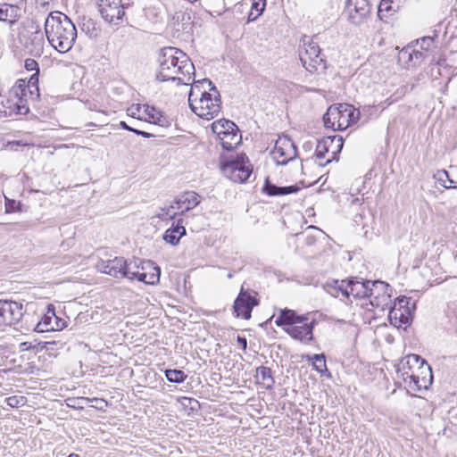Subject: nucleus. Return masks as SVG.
Wrapping results in <instances>:
<instances>
[{"instance_id": "obj_41", "label": "nucleus", "mask_w": 457, "mask_h": 457, "mask_svg": "<svg viewBox=\"0 0 457 457\" xmlns=\"http://www.w3.org/2000/svg\"><path fill=\"white\" fill-rule=\"evenodd\" d=\"M176 208V205L171 204L169 206L162 207L160 208L159 212L156 214V217H158L160 220H173L178 215V212H174V209Z\"/></svg>"}, {"instance_id": "obj_2", "label": "nucleus", "mask_w": 457, "mask_h": 457, "mask_svg": "<svg viewBox=\"0 0 457 457\" xmlns=\"http://www.w3.org/2000/svg\"><path fill=\"white\" fill-rule=\"evenodd\" d=\"M45 33L49 44L61 54L70 51L77 38L75 25L63 13L50 14L46 18Z\"/></svg>"}, {"instance_id": "obj_22", "label": "nucleus", "mask_w": 457, "mask_h": 457, "mask_svg": "<svg viewBox=\"0 0 457 457\" xmlns=\"http://www.w3.org/2000/svg\"><path fill=\"white\" fill-rule=\"evenodd\" d=\"M201 196L195 191H186L174 200L176 209L180 210V214L194 209L200 204Z\"/></svg>"}, {"instance_id": "obj_53", "label": "nucleus", "mask_w": 457, "mask_h": 457, "mask_svg": "<svg viewBox=\"0 0 457 457\" xmlns=\"http://www.w3.org/2000/svg\"><path fill=\"white\" fill-rule=\"evenodd\" d=\"M141 109V105L140 104H137V106H132L131 108L129 109V111L130 112V115L132 117H136V114L137 112H139Z\"/></svg>"}, {"instance_id": "obj_19", "label": "nucleus", "mask_w": 457, "mask_h": 457, "mask_svg": "<svg viewBox=\"0 0 457 457\" xmlns=\"http://www.w3.org/2000/svg\"><path fill=\"white\" fill-rule=\"evenodd\" d=\"M65 324V320L55 315L54 308L51 309L48 306L47 312L37 323L34 329L37 332L62 330Z\"/></svg>"}, {"instance_id": "obj_27", "label": "nucleus", "mask_w": 457, "mask_h": 457, "mask_svg": "<svg viewBox=\"0 0 457 457\" xmlns=\"http://www.w3.org/2000/svg\"><path fill=\"white\" fill-rule=\"evenodd\" d=\"M256 382L263 386L267 390H271L275 384V379L272 376L270 368L266 366H260L256 369L254 375Z\"/></svg>"}, {"instance_id": "obj_29", "label": "nucleus", "mask_w": 457, "mask_h": 457, "mask_svg": "<svg viewBox=\"0 0 457 457\" xmlns=\"http://www.w3.org/2000/svg\"><path fill=\"white\" fill-rule=\"evenodd\" d=\"M80 29L89 38L96 39L101 33V29L97 26L96 22L91 18L84 17L79 24Z\"/></svg>"}, {"instance_id": "obj_4", "label": "nucleus", "mask_w": 457, "mask_h": 457, "mask_svg": "<svg viewBox=\"0 0 457 457\" xmlns=\"http://www.w3.org/2000/svg\"><path fill=\"white\" fill-rule=\"evenodd\" d=\"M25 96V83L19 80L8 92L0 94V117H12L17 114H27L29 111Z\"/></svg>"}, {"instance_id": "obj_16", "label": "nucleus", "mask_w": 457, "mask_h": 457, "mask_svg": "<svg viewBox=\"0 0 457 457\" xmlns=\"http://www.w3.org/2000/svg\"><path fill=\"white\" fill-rule=\"evenodd\" d=\"M258 304L259 300L256 297L252 296L242 286L233 304L234 312L237 317L241 316L245 320H249L253 307Z\"/></svg>"}, {"instance_id": "obj_40", "label": "nucleus", "mask_w": 457, "mask_h": 457, "mask_svg": "<svg viewBox=\"0 0 457 457\" xmlns=\"http://www.w3.org/2000/svg\"><path fill=\"white\" fill-rule=\"evenodd\" d=\"M165 377L170 383H183L187 379V375L180 370H166Z\"/></svg>"}, {"instance_id": "obj_58", "label": "nucleus", "mask_w": 457, "mask_h": 457, "mask_svg": "<svg viewBox=\"0 0 457 457\" xmlns=\"http://www.w3.org/2000/svg\"><path fill=\"white\" fill-rule=\"evenodd\" d=\"M141 137H145V138H150L152 137H154V135L143 130L141 133Z\"/></svg>"}, {"instance_id": "obj_18", "label": "nucleus", "mask_w": 457, "mask_h": 457, "mask_svg": "<svg viewBox=\"0 0 457 457\" xmlns=\"http://www.w3.org/2000/svg\"><path fill=\"white\" fill-rule=\"evenodd\" d=\"M421 361V357L418 354H408L402 358L396 367L395 384L402 386L401 378L416 373L417 366Z\"/></svg>"}, {"instance_id": "obj_57", "label": "nucleus", "mask_w": 457, "mask_h": 457, "mask_svg": "<svg viewBox=\"0 0 457 457\" xmlns=\"http://www.w3.org/2000/svg\"><path fill=\"white\" fill-rule=\"evenodd\" d=\"M128 263H132V270H139V265L137 264V261H130L128 262Z\"/></svg>"}, {"instance_id": "obj_59", "label": "nucleus", "mask_w": 457, "mask_h": 457, "mask_svg": "<svg viewBox=\"0 0 457 457\" xmlns=\"http://www.w3.org/2000/svg\"><path fill=\"white\" fill-rule=\"evenodd\" d=\"M142 131L143 130H140V129H135V128H133V130H131V132L135 133L137 136H141Z\"/></svg>"}, {"instance_id": "obj_26", "label": "nucleus", "mask_w": 457, "mask_h": 457, "mask_svg": "<svg viewBox=\"0 0 457 457\" xmlns=\"http://www.w3.org/2000/svg\"><path fill=\"white\" fill-rule=\"evenodd\" d=\"M325 291L334 297L340 295L348 298L347 279L328 281L323 286Z\"/></svg>"}, {"instance_id": "obj_52", "label": "nucleus", "mask_w": 457, "mask_h": 457, "mask_svg": "<svg viewBox=\"0 0 457 457\" xmlns=\"http://www.w3.org/2000/svg\"><path fill=\"white\" fill-rule=\"evenodd\" d=\"M237 341L243 347V350L245 351L247 347L246 338L245 337L237 336Z\"/></svg>"}, {"instance_id": "obj_33", "label": "nucleus", "mask_w": 457, "mask_h": 457, "mask_svg": "<svg viewBox=\"0 0 457 457\" xmlns=\"http://www.w3.org/2000/svg\"><path fill=\"white\" fill-rule=\"evenodd\" d=\"M230 132H227L225 136L220 137V144L223 149L227 151H231L235 148L236 145L240 142L241 137L237 135L238 130H229Z\"/></svg>"}, {"instance_id": "obj_37", "label": "nucleus", "mask_w": 457, "mask_h": 457, "mask_svg": "<svg viewBox=\"0 0 457 457\" xmlns=\"http://www.w3.org/2000/svg\"><path fill=\"white\" fill-rule=\"evenodd\" d=\"M413 54L414 47L412 46L403 47L398 54V62L403 63L406 68L414 66Z\"/></svg>"}, {"instance_id": "obj_12", "label": "nucleus", "mask_w": 457, "mask_h": 457, "mask_svg": "<svg viewBox=\"0 0 457 457\" xmlns=\"http://www.w3.org/2000/svg\"><path fill=\"white\" fill-rule=\"evenodd\" d=\"M24 314L23 305L15 301L0 300V327L18 323Z\"/></svg>"}, {"instance_id": "obj_21", "label": "nucleus", "mask_w": 457, "mask_h": 457, "mask_svg": "<svg viewBox=\"0 0 457 457\" xmlns=\"http://www.w3.org/2000/svg\"><path fill=\"white\" fill-rule=\"evenodd\" d=\"M315 320L303 325H292L285 329V331L293 338L302 341L310 342L313 339V328Z\"/></svg>"}, {"instance_id": "obj_46", "label": "nucleus", "mask_w": 457, "mask_h": 457, "mask_svg": "<svg viewBox=\"0 0 457 457\" xmlns=\"http://www.w3.org/2000/svg\"><path fill=\"white\" fill-rule=\"evenodd\" d=\"M21 203L5 197V208L7 212L21 211Z\"/></svg>"}, {"instance_id": "obj_48", "label": "nucleus", "mask_w": 457, "mask_h": 457, "mask_svg": "<svg viewBox=\"0 0 457 457\" xmlns=\"http://www.w3.org/2000/svg\"><path fill=\"white\" fill-rule=\"evenodd\" d=\"M25 69L29 71H35L34 73L39 74L38 63L34 60L28 58L25 60Z\"/></svg>"}, {"instance_id": "obj_34", "label": "nucleus", "mask_w": 457, "mask_h": 457, "mask_svg": "<svg viewBox=\"0 0 457 457\" xmlns=\"http://www.w3.org/2000/svg\"><path fill=\"white\" fill-rule=\"evenodd\" d=\"M144 112L148 117V121L160 126H164L166 118L153 106L143 105Z\"/></svg>"}, {"instance_id": "obj_8", "label": "nucleus", "mask_w": 457, "mask_h": 457, "mask_svg": "<svg viewBox=\"0 0 457 457\" xmlns=\"http://www.w3.org/2000/svg\"><path fill=\"white\" fill-rule=\"evenodd\" d=\"M411 297L404 295L396 298L388 313V318L393 326L402 328L411 324L415 309V303H412L411 306Z\"/></svg>"}, {"instance_id": "obj_39", "label": "nucleus", "mask_w": 457, "mask_h": 457, "mask_svg": "<svg viewBox=\"0 0 457 457\" xmlns=\"http://www.w3.org/2000/svg\"><path fill=\"white\" fill-rule=\"evenodd\" d=\"M252 173V169L249 162L245 163L241 168L237 169L235 173L229 176V178L235 182H245L246 181Z\"/></svg>"}, {"instance_id": "obj_60", "label": "nucleus", "mask_w": 457, "mask_h": 457, "mask_svg": "<svg viewBox=\"0 0 457 457\" xmlns=\"http://www.w3.org/2000/svg\"><path fill=\"white\" fill-rule=\"evenodd\" d=\"M312 145H311V143L310 142H307L303 145V148L307 149V148H311Z\"/></svg>"}, {"instance_id": "obj_9", "label": "nucleus", "mask_w": 457, "mask_h": 457, "mask_svg": "<svg viewBox=\"0 0 457 457\" xmlns=\"http://www.w3.org/2000/svg\"><path fill=\"white\" fill-rule=\"evenodd\" d=\"M99 272L107 274L115 278H127L130 279L132 273V263L123 257H115L112 260H100L96 265Z\"/></svg>"}, {"instance_id": "obj_14", "label": "nucleus", "mask_w": 457, "mask_h": 457, "mask_svg": "<svg viewBox=\"0 0 457 457\" xmlns=\"http://www.w3.org/2000/svg\"><path fill=\"white\" fill-rule=\"evenodd\" d=\"M371 6L369 0H347L345 12L348 20L354 25L364 22L370 14Z\"/></svg>"}, {"instance_id": "obj_44", "label": "nucleus", "mask_w": 457, "mask_h": 457, "mask_svg": "<svg viewBox=\"0 0 457 457\" xmlns=\"http://www.w3.org/2000/svg\"><path fill=\"white\" fill-rule=\"evenodd\" d=\"M439 181L445 188H457V182L450 179L449 173L445 170L439 175Z\"/></svg>"}, {"instance_id": "obj_64", "label": "nucleus", "mask_w": 457, "mask_h": 457, "mask_svg": "<svg viewBox=\"0 0 457 457\" xmlns=\"http://www.w3.org/2000/svg\"><path fill=\"white\" fill-rule=\"evenodd\" d=\"M96 403V406H95L96 408V406H101L102 405L100 403Z\"/></svg>"}, {"instance_id": "obj_17", "label": "nucleus", "mask_w": 457, "mask_h": 457, "mask_svg": "<svg viewBox=\"0 0 457 457\" xmlns=\"http://www.w3.org/2000/svg\"><path fill=\"white\" fill-rule=\"evenodd\" d=\"M142 264L140 270H132L130 280L137 279L149 285H154L159 282L161 270L151 261L140 262Z\"/></svg>"}, {"instance_id": "obj_50", "label": "nucleus", "mask_w": 457, "mask_h": 457, "mask_svg": "<svg viewBox=\"0 0 457 457\" xmlns=\"http://www.w3.org/2000/svg\"><path fill=\"white\" fill-rule=\"evenodd\" d=\"M249 8V4L247 2H244V3H238L235 5L234 9L237 12H244L245 9H248Z\"/></svg>"}, {"instance_id": "obj_11", "label": "nucleus", "mask_w": 457, "mask_h": 457, "mask_svg": "<svg viewBox=\"0 0 457 457\" xmlns=\"http://www.w3.org/2000/svg\"><path fill=\"white\" fill-rule=\"evenodd\" d=\"M271 154L278 165H286L296 157L297 149L288 137H283L276 141Z\"/></svg>"}, {"instance_id": "obj_10", "label": "nucleus", "mask_w": 457, "mask_h": 457, "mask_svg": "<svg viewBox=\"0 0 457 457\" xmlns=\"http://www.w3.org/2000/svg\"><path fill=\"white\" fill-rule=\"evenodd\" d=\"M98 12L102 18L110 24H120L125 15L121 0H96Z\"/></svg>"}, {"instance_id": "obj_36", "label": "nucleus", "mask_w": 457, "mask_h": 457, "mask_svg": "<svg viewBox=\"0 0 457 457\" xmlns=\"http://www.w3.org/2000/svg\"><path fill=\"white\" fill-rule=\"evenodd\" d=\"M296 318V313L288 309H284L280 311L278 317L275 320V324L278 327H281L284 325H294Z\"/></svg>"}, {"instance_id": "obj_51", "label": "nucleus", "mask_w": 457, "mask_h": 457, "mask_svg": "<svg viewBox=\"0 0 457 457\" xmlns=\"http://www.w3.org/2000/svg\"><path fill=\"white\" fill-rule=\"evenodd\" d=\"M423 366H429L427 361L421 358V361H420V364L417 366L416 373L420 374V376H425V373L423 371Z\"/></svg>"}, {"instance_id": "obj_24", "label": "nucleus", "mask_w": 457, "mask_h": 457, "mask_svg": "<svg viewBox=\"0 0 457 457\" xmlns=\"http://www.w3.org/2000/svg\"><path fill=\"white\" fill-rule=\"evenodd\" d=\"M185 235L186 228L183 226V219H179L176 223H173L171 227L164 232L162 238L166 243L176 245Z\"/></svg>"}, {"instance_id": "obj_35", "label": "nucleus", "mask_w": 457, "mask_h": 457, "mask_svg": "<svg viewBox=\"0 0 457 457\" xmlns=\"http://www.w3.org/2000/svg\"><path fill=\"white\" fill-rule=\"evenodd\" d=\"M308 359L312 361V366L315 370H317L321 375H327L328 377H330V373L328 372L326 364V357L323 353L309 356Z\"/></svg>"}, {"instance_id": "obj_55", "label": "nucleus", "mask_w": 457, "mask_h": 457, "mask_svg": "<svg viewBox=\"0 0 457 457\" xmlns=\"http://www.w3.org/2000/svg\"><path fill=\"white\" fill-rule=\"evenodd\" d=\"M120 127L125 130L130 131L133 130V128L129 126L125 121H120Z\"/></svg>"}, {"instance_id": "obj_62", "label": "nucleus", "mask_w": 457, "mask_h": 457, "mask_svg": "<svg viewBox=\"0 0 457 457\" xmlns=\"http://www.w3.org/2000/svg\"><path fill=\"white\" fill-rule=\"evenodd\" d=\"M381 7H382V4H381L379 5V7H378V13H380V12H382Z\"/></svg>"}, {"instance_id": "obj_13", "label": "nucleus", "mask_w": 457, "mask_h": 457, "mask_svg": "<svg viewBox=\"0 0 457 457\" xmlns=\"http://www.w3.org/2000/svg\"><path fill=\"white\" fill-rule=\"evenodd\" d=\"M423 371L425 376H420V374L414 373L410 376L401 378L400 381L404 388L409 392H419L422 389H428L433 381V374L430 366H423Z\"/></svg>"}, {"instance_id": "obj_20", "label": "nucleus", "mask_w": 457, "mask_h": 457, "mask_svg": "<svg viewBox=\"0 0 457 457\" xmlns=\"http://www.w3.org/2000/svg\"><path fill=\"white\" fill-rule=\"evenodd\" d=\"M24 37L26 38L24 42L26 50L33 56H41L44 53L45 46L44 33L39 29L34 31L28 30Z\"/></svg>"}, {"instance_id": "obj_61", "label": "nucleus", "mask_w": 457, "mask_h": 457, "mask_svg": "<svg viewBox=\"0 0 457 457\" xmlns=\"http://www.w3.org/2000/svg\"><path fill=\"white\" fill-rule=\"evenodd\" d=\"M68 457H79V455L76 453H71Z\"/></svg>"}, {"instance_id": "obj_1", "label": "nucleus", "mask_w": 457, "mask_h": 457, "mask_svg": "<svg viewBox=\"0 0 457 457\" xmlns=\"http://www.w3.org/2000/svg\"><path fill=\"white\" fill-rule=\"evenodd\" d=\"M159 69L156 79L161 82L177 81L178 84L188 85L195 76V66L190 58L182 50L176 47L161 49Z\"/></svg>"}, {"instance_id": "obj_25", "label": "nucleus", "mask_w": 457, "mask_h": 457, "mask_svg": "<svg viewBox=\"0 0 457 457\" xmlns=\"http://www.w3.org/2000/svg\"><path fill=\"white\" fill-rule=\"evenodd\" d=\"M299 187L297 186H287V187H278L275 184H272L269 178H266L264 181V185L262 187V193L269 196H278V195H286L289 194H295L298 192Z\"/></svg>"}, {"instance_id": "obj_43", "label": "nucleus", "mask_w": 457, "mask_h": 457, "mask_svg": "<svg viewBox=\"0 0 457 457\" xmlns=\"http://www.w3.org/2000/svg\"><path fill=\"white\" fill-rule=\"evenodd\" d=\"M38 77L39 74L33 73L29 79L28 85H25V91L29 89V93H32V88H35L37 98L39 97Z\"/></svg>"}, {"instance_id": "obj_38", "label": "nucleus", "mask_w": 457, "mask_h": 457, "mask_svg": "<svg viewBox=\"0 0 457 457\" xmlns=\"http://www.w3.org/2000/svg\"><path fill=\"white\" fill-rule=\"evenodd\" d=\"M266 0H253L248 12L247 22L255 21L263 12Z\"/></svg>"}, {"instance_id": "obj_5", "label": "nucleus", "mask_w": 457, "mask_h": 457, "mask_svg": "<svg viewBox=\"0 0 457 457\" xmlns=\"http://www.w3.org/2000/svg\"><path fill=\"white\" fill-rule=\"evenodd\" d=\"M348 298L353 295L354 298L374 297L375 300L381 295L383 298L390 297L386 292L389 285L383 281L359 280L357 278H350L347 279Z\"/></svg>"}, {"instance_id": "obj_63", "label": "nucleus", "mask_w": 457, "mask_h": 457, "mask_svg": "<svg viewBox=\"0 0 457 457\" xmlns=\"http://www.w3.org/2000/svg\"><path fill=\"white\" fill-rule=\"evenodd\" d=\"M333 150H336L335 146H330V151H331L332 154H333Z\"/></svg>"}, {"instance_id": "obj_6", "label": "nucleus", "mask_w": 457, "mask_h": 457, "mask_svg": "<svg viewBox=\"0 0 457 457\" xmlns=\"http://www.w3.org/2000/svg\"><path fill=\"white\" fill-rule=\"evenodd\" d=\"M189 107L197 116L206 120H212L217 116L221 109V100L216 87H211L207 96L191 103Z\"/></svg>"}, {"instance_id": "obj_42", "label": "nucleus", "mask_w": 457, "mask_h": 457, "mask_svg": "<svg viewBox=\"0 0 457 457\" xmlns=\"http://www.w3.org/2000/svg\"><path fill=\"white\" fill-rule=\"evenodd\" d=\"M416 46L420 47L426 54L434 46V38L432 37H423L417 40Z\"/></svg>"}, {"instance_id": "obj_54", "label": "nucleus", "mask_w": 457, "mask_h": 457, "mask_svg": "<svg viewBox=\"0 0 457 457\" xmlns=\"http://www.w3.org/2000/svg\"><path fill=\"white\" fill-rule=\"evenodd\" d=\"M307 320H308V318H307V317H305V316H297V315H296L295 324V323H302V324H304V323H307V322H306Z\"/></svg>"}, {"instance_id": "obj_3", "label": "nucleus", "mask_w": 457, "mask_h": 457, "mask_svg": "<svg viewBox=\"0 0 457 457\" xmlns=\"http://www.w3.org/2000/svg\"><path fill=\"white\" fill-rule=\"evenodd\" d=\"M360 112L349 104H338L329 106L323 116L326 128L333 130H345L359 120Z\"/></svg>"}, {"instance_id": "obj_47", "label": "nucleus", "mask_w": 457, "mask_h": 457, "mask_svg": "<svg viewBox=\"0 0 457 457\" xmlns=\"http://www.w3.org/2000/svg\"><path fill=\"white\" fill-rule=\"evenodd\" d=\"M427 56H428V54H426L421 49L414 48V54H413V63H414V66H417V65L420 64L425 60V58Z\"/></svg>"}, {"instance_id": "obj_49", "label": "nucleus", "mask_w": 457, "mask_h": 457, "mask_svg": "<svg viewBox=\"0 0 457 457\" xmlns=\"http://www.w3.org/2000/svg\"><path fill=\"white\" fill-rule=\"evenodd\" d=\"M21 401L22 397L19 398L18 396H11L6 399L7 404L12 408L19 407Z\"/></svg>"}, {"instance_id": "obj_15", "label": "nucleus", "mask_w": 457, "mask_h": 457, "mask_svg": "<svg viewBox=\"0 0 457 457\" xmlns=\"http://www.w3.org/2000/svg\"><path fill=\"white\" fill-rule=\"evenodd\" d=\"M344 145L343 137L340 136H332L322 138L321 140H318L316 149H315V156L318 160H322L325 157V154L330 152V146H335L336 150H333V156L328 158L324 163L320 162V165L325 166L329 163L333 159L336 158V155L341 152Z\"/></svg>"}, {"instance_id": "obj_28", "label": "nucleus", "mask_w": 457, "mask_h": 457, "mask_svg": "<svg viewBox=\"0 0 457 457\" xmlns=\"http://www.w3.org/2000/svg\"><path fill=\"white\" fill-rule=\"evenodd\" d=\"M249 160L245 154H239L237 157L230 159L229 161L222 163L221 170L226 176H230L237 171V169L248 163Z\"/></svg>"}, {"instance_id": "obj_30", "label": "nucleus", "mask_w": 457, "mask_h": 457, "mask_svg": "<svg viewBox=\"0 0 457 457\" xmlns=\"http://www.w3.org/2000/svg\"><path fill=\"white\" fill-rule=\"evenodd\" d=\"M20 9L16 5H12L6 3L0 4V21L12 23L20 16Z\"/></svg>"}, {"instance_id": "obj_23", "label": "nucleus", "mask_w": 457, "mask_h": 457, "mask_svg": "<svg viewBox=\"0 0 457 457\" xmlns=\"http://www.w3.org/2000/svg\"><path fill=\"white\" fill-rule=\"evenodd\" d=\"M215 87L209 79H204L201 80L195 81L191 86V89L188 94V104L196 102L200 97L207 96L211 87Z\"/></svg>"}, {"instance_id": "obj_31", "label": "nucleus", "mask_w": 457, "mask_h": 457, "mask_svg": "<svg viewBox=\"0 0 457 457\" xmlns=\"http://www.w3.org/2000/svg\"><path fill=\"white\" fill-rule=\"evenodd\" d=\"M68 406L75 409H83L85 404L89 403H100L101 406H96L98 410H104L107 406V402L102 398H87V397H77L70 398Z\"/></svg>"}, {"instance_id": "obj_45", "label": "nucleus", "mask_w": 457, "mask_h": 457, "mask_svg": "<svg viewBox=\"0 0 457 457\" xmlns=\"http://www.w3.org/2000/svg\"><path fill=\"white\" fill-rule=\"evenodd\" d=\"M57 345L55 341H46L37 343V346L32 347L30 345L27 347V349L37 348V350H46L51 351L54 349V346Z\"/></svg>"}, {"instance_id": "obj_56", "label": "nucleus", "mask_w": 457, "mask_h": 457, "mask_svg": "<svg viewBox=\"0 0 457 457\" xmlns=\"http://www.w3.org/2000/svg\"><path fill=\"white\" fill-rule=\"evenodd\" d=\"M436 65L439 67H445L446 66V59L445 57H441L437 60Z\"/></svg>"}, {"instance_id": "obj_32", "label": "nucleus", "mask_w": 457, "mask_h": 457, "mask_svg": "<svg viewBox=\"0 0 457 457\" xmlns=\"http://www.w3.org/2000/svg\"><path fill=\"white\" fill-rule=\"evenodd\" d=\"M212 129L213 133L217 134L219 138H220L222 136H225L227 132L229 133V130H238L236 124L228 120H219L214 121L212 124Z\"/></svg>"}, {"instance_id": "obj_7", "label": "nucleus", "mask_w": 457, "mask_h": 457, "mask_svg": "<svg viewBox=\"0 0 457 457\" xmlns=\"http://www.w3.org/2000/svg\"><path fill=\"white\" fill-rule=\"evenodd\" d=\"M303 44L299 50V58L303 66L311 73L325 71L326 61L320 54L319 45L312 39L309 42L303 40Z\"/></svg>"}]
</instances>
